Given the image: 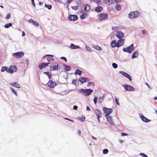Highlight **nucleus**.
<instances>
[{
	"mask_svg": "<svg viewBox=\"0 0 157 157\" xmlns=\"http://www.w3.org/2000/svg\"><path fill=\"white\" fill-rule=\"evenodd\" d=\"M140 15V12L138 11H132L128 14V17L130 18L134 19L139 16Z\"/></svg>",
	"mask_w": 157,
	"mask_h": 157,
	"instance_id": "f257e3e1",
	"label": "nucleus"
},
{
	"mask_svg": "<svg viewBox=\"0 0 157 157\" xmlns=\"http://www.w3.org/2000/svg\"><path fill=\"white\" fill-rule=\"evenodd\" d=\"M108 18V14L106 13H101L98 16L97 20L99 21H101L107 19Z\"/></svg>",
	"mask_w": 157,
	"mask_h": 157,
	"instance_id": "f03ea898",
	"label": "nucleus"
},
{
	"mask_svg": "<svg viewBox=\"0 0 157 157\" xmlns=\"http://www.w3.org/2000/svg\"><path fill=\"white\" fill-rule=\"evenodd\" d=\"M17 70V68L15 65H11L9 67L7 73L12 74L14 72H16Z\"/></svg>",
	"mask_w": 157,
	"mask_h": 157,
	"instance_id": "7ed1b4c3",
	"label": "nucleus"
},
{
	"mask_svg": "<svg viewBox=\"0 0 157 157\" xmlns=\"http://www.w3.org/2000/svg\"><path fill=\"white\" fill-rule=\"evenodd\" d=\"M24 53L22 52H17L13 54V56L17 58H20L24 56Z\"/></svg>",
	"mask_w": 157,
	"mask_h": 157,
	"instance_id": "20e7f679",
	"label": "nucleus"
},
{
	"mask_svg": "<svg viewBox=\"0 0 157 157\" xmlns=\"http://www.w3.org/2000/svg\"><path fill=\"white\" fill-rule=\"evenodd\" d=\"M46 57L47 61L48 62H52L54 60L53 58V56L52 55H46L43 57L42 59H45Z\"/></svg>",
	"mask_w": 157,
	"mask_h": 157,
	"instance_id": "39448f33",
	"label": "nucleus"
},
{
	"mask_svg": "<svg viewBox=\"0 0 157 157\" xmlns=\"http://www.w3.org/2000/svg\"><path fill=\"white\" fill-rule=\"evenodd\" d=\"M134 47L133 44H132L130 46L128 47L127 48H123V50L125 52H127L129 53H130L134 49Z\"/></svg>",
	"mask_w": 157,
	"mask_h": 157,
	"instance_id": "423d86ee",
	"label": "nucleus"
},
{
	"mask_svg": "<svg viewBox=\"0 0 157 157\" xmlns=\"http://www.w3.org/2000/svg\"><path fill=\"white\" fill-rule=\"evenodd\" d=\"M60 65L57 63H55L50 67V70L52 71L59 70H60Z\"/></svg>",
	"mask_w": 157,
	"mask_h": 157,
	"instance_id": "0eeeda50",
	"label": "nucleus"
},
{
	"mask_svg": "<svg viewBox=\"0 0 157 157\" xmlns=\"http://www.w3.org/2000/svg\"><path fill=\"white\" fill-rule=\"evenodd\" d=\"M104 113L105 114L106 116V115H109L112 112V109H111L107 108L104 107L103 108Z\"/></svg>",
	"mask_w": 157,
	"mask_h": 157,
	"instance_id": "6e6552de",
	"label": "nucleus"
},
{
	"mask_svg": "<svg viewBox=\"0 0 157 157\" xmlns=\"http://www.w3.org/2000/svg\"><path fill=\"white\" fill-rule=\"evenodd\" d=\"M93 90L91 89H88L85 90H82L83 94L85 96H88L90 94L93 92Z\"/></svg>",
	"mask_w": 157,
	"mask_h": 157,
	"instance_id": "1a4fd4ad",
	"label": "nucleus"
},
{
	"mask_svg": "<svg viewBox=\"0 0 157 157\" xmlns=\"http://www.w3.org/2000/svg\"><path fill=\"white\" fill-rule=\"evenodd\" d=\"M124 88L128 91H134V88L132 86L127 84H124L123 86Z\"/></svg>",
	"mask_w": 157,
	"mask_h": 157,
	"instance_id": "9d476101",
	"label": "nucleus"
},
{
	"mask_svg": "<svg viewBox=\"0 0 157 157\" xmlns=\"http://www.w3.org/2000/svg\"><path fill=\"white\" fill-rule=\"evenodd\" d=\"M119 73L122 74L125 77L127 78L130 81H132V79L131 77L128 74L126 73V72H125L123 71H120Z\"/></svg>",
	"mask_w": 157,
	"mask_h": 157,
	"instance_id": "9b49d317",
	"label": "nucleus"
},
{
	"mask_svg": "<svg viewBox=\"0 0 157 157\" xmlns=\"http://www.w3.org/2000/svg\"><path fill=\"white\" fill-rule=\"evenodd\" d=\"M68 19L70 21H75L78 19V17L76 15H70L68 17Z\"/></svg>",
	"mask_w": 157,
	"mask_h": 157,
	"instance_id": "f8f14e48",
	"label": "nucleus"
},
{
	"mask_svg": "<svg viewBox=\"0 0 157 157\" xmlns=\"http://www.w3.org/2000/svg\"><path fill=\"white\" fill-rule=\"evenodd\" d=\"M95 114L97 117L98 121L99 122H100V118L101 117V113L100 110L98 109H96L95 111Z\"/></svg>",
	"mask_w": 157,
	"mask_h": 157,
	"instance_id": "ddd939ff",
	"label": "nucleus"
},
{
	"mask_svg": "<svg viewBox=\"0 0 157 157\" xmlns=\"http://www.w3.org/2000/svg\"><path fill=\"white\" fill-rule=\"evenodd\" d=\"M48 85L51 88H53L56 85V83L51 80H49L47 83Z\"/></svg>",
	"mask_w": 157,
	"mask_h": 157,
	"instance_id": "4468645a",
	"label": "nucleus"
},
{
	"mask_svg": "<svg viewBox=\"0 0 157 157\" xmlns=\"http://www.w3.org/2000/svg\"><path fill=\"white\" fill-rule=\"evenodd\" d=\"M50 63H40L38 66V67L40 70H41L43 68H44L45 67L48 66V65Z\"/></svg>",
	"mask_w": 157,
	"mask_h": 157,
	"instance_id": "2eb2a0df",
	"label": "nucleus"
},
{
	"mask_svg": "<svg viewBox=\"0 0 157 157\" xmlns=\"http://www.w3.org/2000/svg\"><path fill=\"white\" fill-rule=\"evenodd\" d=\"M116 36L118 39H121L124 36V34L121 31H118L117 33Z\"/></svg>",
	"mask_w": 157,
	"mask_h": 157,
	"instance_id": "dca6fc26",
	"label": "nucleus"
},
{
	"mask_svg": "<svg viewBox=\"0 0 157 157\" xmlns=\"http://www.w3.org/2000/svg\"><path fill=\"white\" fill-rule=\"evenodd\" d=\"M106 119L111 124L114 125V123L113 122V121L112 119V117H111L109 115H107L106 116Z\"/></svg>",
	"mask_w": 157,
	"mask_h": 157,
	"instance_id": "f3484780",
	"label": "nucleus"
},
{
	"mask_svg": "<svg viewBox=\"0 0 157 157\" xmlns=\"http://www.w3.org/2000/svg\"><path fill=\"white\" fill-rule=\"evenodd\" d=\"M124 40L122 39H121L118 40L117 42V47H119L123 45L124 44Z\"/></svg>",
	"mask_w": 157,
	"mask_h": 157,
	"instance_id": "a211bd4d",
	"label": "nucleus"
},
{
	"mask_svg": "<svg viewBox=\"0 0 157 157\" xmlns=\"http://www.w3.org/2000/svg\"><path fill=\"white\" fill-rule=\"evenodd\" d=\"M79 81L82 83L88 82L89 80L87 78L81 77L79 78Z\"/></svg>",
	"mask_w": 157,
	"mask_h": 157,
	"instance_id": "6ab92c4d",
	"label": "nucleus"
},
{
	"mask_svg": "<svg viewBox=\"0 0 157 157\" xmlns=\"http://www.w3.org/2000/svg\"><path fill=\"white\" fill-rule=\"evenodd\" d=\"M140 118L141 120L144 122H148L151 121L150 120L147 119L146 117H145L143 115L141 116Z\"/></svg>",
	"mask_w": 157,
	"mask_h": 157,
	"instance_id": "aec40b11",
	"label": "nucleus"
},
{
	"mask_svg": "<svg viewBox=\"0 0 157 157\" xmlns=\"http://www.w3.org/2000/svg\"><path fill=\"white\" fill-rule=\"evenodd\" d=\"M111 46L113 48L117 47V43L116 42V41L115 40H113L112 41L111 43Z\"/></svg>",
	"mask_w": 157,
	"mask_h": 157,
	"instance_id": "412c9836",
	"label": "nucleus"
},
{
	"mask_svg": "<svg viewBox=\"0 0 157 157\" xmlns=\"http://www.w3.org/2000/svg\"><path fill=\"white\" fill-rule=\"evenodd\" d=\"M103 10L102 7L100 6H98L95 9V11L97 12H101Z\"/></svg>",
	"mask_w": 157,
	"mask_h": 157,
	"instance_id": "4be33fe9",
	"label": "nucleus"
},
{
	"mask_svg": "<svg viewBox=\"0 0 157 157\" xmlns=\"http://www.w3.org/2000/svg\"><path fill=\"white\" fill-rule=\"evenodd\" d=\"M84 10L86 12L88 11L90 9V7L89 5L86 4L83 6Z\"/></svg>",
	"mask_w": 157,
	"mask_h": 157,
	"instance_id": "5701e85b",
	"label": "nucleus"
},
{
	"mask_svg": "<svg viewBox=\"0 0 157 157\" xmlns=\"http://www.w3.org/2000/svg\"><path fill=\"white\" fill-rule=\"evenodd\" d=\"M29 22L30 23H31L33 25L36 26H38L39 25V24L38 22L35 21H33L32 19H30L29 20Z\"/></svg>",
	"mask_w": 157,
	"mask_h": 157,
	"instance_id": "b1692460",
	"label": "nucleus"
},
{
	"mask_svg": "<svg viewBox=\"0 0 157 157\" xmlns=\"http://www.w3.org/2000/svg\"><path fill=\"white\" fill-rule=\"evenodd\" d=\"M82 73V71L79 69H76L75 73V75H79L80 76Z\"/></svg>",
	"mask_w": 157,
	"mask_h": 157,
	"instance_id": "393cba45",
	"label": "nucleus"
},
{
	"mask_svg": "<svg viewBox=\"0 0 157 157\" xmlns=\"http://www.w3.org/2000/svg\"><path fill=\"white\" fill-rule=\"evenodd\" d=\"M11 85L12 86L15 87L17 88H20V86L19 85L18 83L17 82H14L13 83H10Z\"/></svg>",
	"mask_w": 157,
	"mask_h": 157,
	"instance_id": "a878e982",
	"label": "nucleus"
},
{
	"mask_svg": "<svg viewBox=\"0 0 157 157\" xmlns=\"http://www.w3.org/2000/svg\"><path fill=\"white\" fill-rule=\"evenodd\" d=\"M64 67V70L66 71H70L71 69V68L70 66L67 65H63Z\"/></svg>",
	"mask_w": 157,
	"mask_h": 157,
	"instance_id": "bb28decb",
	"label": "nucleus"
},
{
	"mask_svg": "<svg viewBox=\"0 0 157 157\" xmlns=\"http://www.w3.org/2000/svg\"><path fill=\"white\" fill-rule=\"evenodd\" d=\"M138 56V52L137 51H135L132 54V59L136 58Z\"/></svg>",
	"mask_w": 157,
	"mask_h": 157,
	"instance_id": "cd10ccee",
	"label": "nucleus"
},
{
	"mask_svg": "<svg viewBox=\"0 0 157 157\" xmlns=\"http://www.w3.org/2000/svg\"><path fill=\"white\" fill-rule=\"evenodd\" d=\"M71 49H76L79 48V46L75 45L73 44H71L70 47Z\"/></svg>",
	"mask_w": 157,
	"mask_h": 157,
	"instance_id": "c85d7f7f",
	"label": "nucleus"
},
{
	"mask_svg": "<svg viewBox=\"0 0 157 157\" xmlns=\"http://www.w3.org/2000/svg\"><path fill=\"white\" fill-rule=\"evenodd\" d=\"M8 68L7 67L4 66L2 67L1 69V71L2 72H3L5 71H6L7 72V71H8Z\"/></svg>",
	"mask_w": 157,
	"mask_h": 157,
	"instance_id": "c756f323",
	"label": "nucleus"
},
{
	"mask_svg": "<svg viewBox=\"0 0 157 157\" xmlns=\"http://www.w3.org/2000/svg\"><path fill=\"white\" fill-rule=\"evenodd\" d=\"M87 16V14L86 13H83L80 16V18L81 19H83L86 18Z\"/></svg>",
	"mask_w": 157,
	"mask_h": 157,
	"instance_id": "7c9ffc66",
	"label": "nucleus"
},
{
	"mask_svg": "<svg viewBox=\"0 0 157 157\" xmlns=\"http://www.w3.org/2000/svg\"><path fill=\"white\" fill-rule=\"evenodd\" d=\"M115 8L116 10L120 11L121 10V7L120 5L117 4L115 6Z\"/></svg>",
	"mask_w": 157,
	"mask_h": 157,
	"instance_id": "2f4dec72",
	"label": "nucleus"
},
{
	"mask_svg": "<svg viewBox=\"0 0 157 157\" xmlns=\"http://www.w3.org/2000/svg\"><path fill=\"white\" fill-rule=\"evenodd\" d=\"M93 48L98 51H101L102 49L98 45H94L93 46Z\"/></svg>",
	"mask_w": 157,
	"mask_h": 157,
	"instance_id": "473e14b6",
	"label": "nucleus"
},
{
	"mask_svg": "<svg viewBox=\"0 0 157 157\" xmlns=\"http://www.w3.org/2000/svg\"><path fill=\"white\" fill-rule=\"evenodd\" d=\"M105 2L108 5H110L112 2V0H104Z\"/></svg>",
	"mask_w": 157,
	"mask_h": 157,
	"instance_id": "72a5a7b5",
	"label": "nucleus"
},
{
	"mask_svg": "<svg viewBox=\"0 0 157 157\" xmlns=\"http://www.w3.org/2000/svg\"><path fill=\"white\" fill-rule=\"evenodd\" d=\"M94 82H89L88 83L87 86L88 87H90L91 86H94Z\"/></svg>",
	"mask_w": 157,
	"mask_h": 157,
	"instance_id": "f704fd0d",
	"label": "nucleus"
},
{
	"mask_svg": "<svg viewBox=\"0 0 157 157\" xmlns=\"http://www.w3.org/2000/svg\"><path fill=\"white\" fill-rule=\"evenodd\" d=\"M44 73L45 74H46L48 76L49 79L51 77V74L50 72H48V71H47V72H45Z\"/></svg>",
	"mask_w": 157,
	"mask_h": 157,
	"instance_id": "c9c22d12",
	"label": "nucleus"
},
{
	"mask_svg": "<svg viewBox=\"0 0 157 157\" xmlns=\"http://www.w3.org/2000/svg\"><path fill=\"white\" fill-rule=\"evenodd\" d=\"M94 1L98 5H101V0H94Z\"/></svg>",
	"mask_w": 157,
	"mask_h": 157,
	"instance_id": "e433bc0d",
	"label": "nucleus"
},
{
	"mask_svg": "<svg viewBox=\"0 0 157 157\" xmlns=\"http://www.w3.org/2000/svg\"><path fill=\"white\" fill-rule=\"evenodd\" d=\"M12 25V24L11 23H7L5 25V27L6 28H8Z\"/></svg>",
	"mask_w": 157,
	"mask_h": 157,
	"instance_id": "4c0bfd02",
	"label": "nucleus"
},
{
	"mask_svg": "<svg viewBox=\"0 0 157 157\" xmlns=\"http://www.w3.org/2000/svg\"><path fill=\"white\" fill-rule=\"evenodd\" d=\"M10 90H11V91H12V92L15 94V95L16 96H17V92H16V91L13 88L11 87L10 88Z\"/></svg>",
	"mask_w": 157,
	"mask_h": 157,
	"instance_id": "58836bf2",
	"label": "nucleus"
},
{
	"mask_svg": "<svg viewBox=\"0 0 157 157\" xmlns=\"http://www.w3.org/2000/svg\"><path fill=\"white\" fill-rule=\"evenodd\" d=\"M72 83L75 86H76L78 84L77 81L76 80H73L72 81Z\"/></svg>",
	"mask_w": 157,
	"mask_h": 157,
	"instance_id": "ea45409f",
	"label": "nucleus"
},
{
	"mask_svg": "<svg viewBox=\"0 0 157 157\" xmlns=\"http://www.w3.org/2000/svg\"><path fill=\"white\" fill-rule=\"evenodd\" d=\"M45 6L49 10L51 9L52 8V6L50 5H46V4H45Z\"/></svg>",
	"mask_w": 157,
	"mask_h": 157,
	"instance_id": "a19ab883",
	"label": "nucleus"
},
{
	"mask_svg": "<svg viewBox=\"0 0 157 157\" xmlns=\"http://www.w3.org/2000/svg\"><path fill=\"white\" fill-rule=\"evenodd\" d=\"M108 152V150L107 149H105L104 150H103V153L104 154H107Z\"/></svg>",
	"mask_w": 157,
	"mask_h": 157,
	"instance_id": "79ce46f5",
	"label": "nucleus"
},
{
	"mask_svg": "<svg viewBox=\"0 0 157 157\" xmlns=\"http://www.w3.org/2000/svg\"><path fill=\"white\" fill-rule=\"evenodd\" d=\"M112 66L114 68H116L117 67V64L115 63H112Z\"/></svg>",
	"mask_w": 157,
	"mask_h": 157,
	"instance_id": "37998d69",
	"label": "nucleus"
},
{
	"mask_svg": "<svg viewBox=\"0 0 157 157\" xmlns=\"http://www.w3.org/2000/svg\"><path fill=\"white\" fill-rule=\"evenodd\" d=\"M71 8L72 9L74 10H77L78 9V6H71Z\"/></svg>",
	"mask_w": 157,
	"mask_h": 157,
	"instance_id": "c03bdc74",
	"label": "nucleus"
},
{
	"mask_svg": "<svg viewBox=\"0 0 157 157\" xmlns=\"http://www.w3.org/2000/svg\"><path fill=\"white\" fill-rule=\"evenodd\" d=\"M97 99H98V98L97 97H95V98H94V103L95 104H96L97 103Z\"/></svg>",
	"mask_w": 157,
	"mask_h": 157,
	"instance_id": "a18cd8bd",
	"label": "nucleus"
},
{
	"mask_svg": "<svg viewBox=\"0 0 157 157\" xmlns=\"http://www.w3.org/2000/svg\"><path fill=\"white\" fill-rule=\"evenodd\" d=\"M10 17V13H9L8 14H7L6 17L5 18L6 19H9Z\"/></svg>",
	"mask_w": 157,
	"mask_h": 157,
	"instance_id": "49530a36",
	"label": "nucleus"
},
{
	"mask_svg": "<svg viewBox=\"0 0 157 157\" xmlns=\"http://www.w3.org/2000/svg\"><path fill=\"white\" fill-rule=\"evenodd\" d=\"M140 155L142 157H148L146 154L143 153H140Z\"/></svg>",
	"mask_w": 157,
	"mask_h": 157,
	"instance_id": "de8ad7c7",
	"label": "nucleus"
},
{
	"mask_svg": "<svg viewBox=\"0 0 157 157\" xmlns=\"http://www.w3.org/2000/svg\"><path fill=\"white\" fill-rule=\"evenodd\" d=\"M73 0H67L66 4H67L69 5Z\"/></svg>",
	"mask_w": 157,
	"mask_h": 157,
	"instance_id": "09e8293b",
	"label": "nucleus"
},
{
	"mask_svg": "<svg viewBox=\"0 0 157 157\" xmlns=\"http://www.w3.org/2000/svg\"><path fill=\"white\" fill-rule=\"evenodd\" d=\"M128 134L122 132L121 134V136H128Z\"/></svg>",
	"mask_w": 157,
	"mask_h": 157,
	"instance_id": "8fccbe9b",
	"label": "nucleus"
},
{
	"mask_svg": "<svg viewBox=\"0 0 157 157\" xmlns=\"http://www.w3.org/2000/svg\"><path fill=\"white\" fill-rule=\"evenodd\" d=\"M60 59H62L63 60H64L66 62L67 61V60L66 58L65 57H61L60 58Z\"/></svg>",
	"mask_w": 157,
	"mask_h": 157,
	"instance_id": "3c124183",
	"label": "nucleus"
},
{
	"mask_svg": "<svg viewBox=\"0 0 157 157\" xmlns=\"http://www.w3.org/2000/svg\"><path fill=\"white\" fill-rule=\"evenodd\" d=\"M86 48L87 50L89 51H91V50L90 49V48L89 46H86Z\"/></svg>",
	"mask_w": 157,
	"mask_h": 157,
	"instance_id": "603ef678",
	"label": "nucleus"
},
{
	"mask_svg": "<svg viewBox=\"0 0 157 157\" xmlns=\"http://www.w3.org/2000/svg\"><path fill=\"white\" fill-rule=\"evenodd\" d=\"M32 1V4L35 7V4L34 2V0H31Z\"/></svg>",
	"mask_w": 157,
	"mask_h": 157,
	"instance_id": "864d4df0",
	"label": "nucleus"
},
{
	"mask_svg": "<svg viewBox=\"0 0 157 157\" xmlns=\"http://www.w3.org/2000/svg\"><path fill=\"white\" fill-rule=\"evenodd\" d=\"M64 119L65 120H68V121H71L72 122H74V120L70 119H68V118H64Z\"/></svg>",
	"mask_w": 157,
	"mask_h": 157,
	"instance_id": "5fc2aeb1",
	"label": "nucleus"
},
{
	"mask_svg": "<svg viewBox=\"0 0 157 157\" xmlns=\"http://www.w3.org/2000/svg\"><path fill=\"white\" fill-rule=\"evenodd\" d=\"M117 26H113L112 27V30H114L117 29Z\"/></svg>",
	"mask_w": 157,
	"mask_h": 157,
	"instance_id": "6e6d98bb",
	"label": "nucleus"
},
{
	"mask_svg": "<svg viewBox=\"0 0 157 157\" xmlns=\"http://www.w3.org/2000/svg\"><path fill=\"white\" fill-rule=\"evenodd\" d=\"M115 101H116V102L117 104L118 105H119V101H118V100L117 98H116L115 99Z\"/></svg>",
	"mask_w": 157,
	"mask_h": 157,
	"instance_id": "4d7b16f0",
	"label": "nucleus"
},
{
	"mask_svg": "<svg viewBox=\"0 0 157 157\" xmlns=\"http://www.w3.org/2000/svg\"><path fill=\"white\" fill-rule=\"evenodd\" d=\"M77 119L79 120H80L82 122H83L84 121V120L83 119H82L81 117H78L77 118Z\"/></svg>",
	"mask_w": 157,
	"mask_h": 157,
	"instance_id": "13d9d810",
	"label": "nucleus"
},
{
	"mask_svg": "<svg viewBox=\"0 0 157 157\" xmlns=\"http://www.w3.org/2000/svg\"><path fill=\"white\" fill-rule=\"evenodd\" d=\"M142 33L143 34H146L147 33V31L145 30H143L142 31Z\"/></svg>",
	"mask_w": 157,
	"mask_h": 157,
	"instance_id": "bf43d9fd",
	"label": "nucleus"
},
{
	"mask_svg": "<svg viewBox=\"0 0 157 157\" xmlns=\"http://www.w3.org/2000/svg\"><path fill=\"white\" fill-rule=\"evenodd\" d=\"M145 84L148 87V88L149 89H151V87L150 86H149V85L146 82L145 83Z\"/></svg>",
	"mask_w": 157,
	"mask_h": 157,
	"instance_id": "052dcab7",
	"label": "nucleus"
},
{
	"mask_svg": "<svg viewBox=\"0 0 157 157\" xmlns=\"http://www.w3.org/2000/svg\"><path fill=\"white\" fill-rule=\"evenodd\" d=\"M73 108L74 110H76L78 109V107L76 105H74Z\"/></svg>",
	"mask_w": 157,
	"mask_h": 157,
	"instance_id": "680f3d73",
	"label": "nucleus"
},
{
	"mask_svg": "<svg viewBox=\"0 0 157 157\" xmlns=\"http://www.w3.org/2000/svg\"><path fill=\"white\" fill-rule=\"evenodd\" d=\"M77 134L80 135L81 134V131L80 130H78L77 131Z\"/></svg>",
	"mask_w": 157,
	"mask_h": 157,
	"instance_id": "e2e57ef3",
	"label": "nucleus"
},
{
	"mask_svg": "<svg viewBox=\"0 0 157 157\" xmlns=\"http://www.w3.org/2000/svg\"><path fill=\"white\" fill-rule=\"evenodd\" d=\"M116 2H121L122 1V0H114Z\"/></svg>",
	"mask_w": 157,
	"mask_h": 157,
	"instance_id": "0e129e2a",
	"label": "nucleus"
},
{
	"mask_svg": "<svg viewBox=\"0 0 157 157\" xmlns=\"http://www.w3.org/2000/svg\"><path fill=\"white\" fill-rule=\"evenodd\" d=\"M86 110L88 111H90V108L88 106L86 107Z\"/></svg>",
	"mask_w": 157,
	"mask_h": 157,
	"instance_id": "69168bd1",
	"label": "nucleus"
},
{
	"mask_svg": "<svg viewBox=\"0 0 157 157\" xmlns=\"http://www.w3.org/2000/svg\"><path fill=\"white\" fill-rule=\"evenodd\" d=\"M25 33L24 32V31H23L22 32V36H25Z\"/></svg>",
	"mask_w": 157,
	"mask_h": 157,
	"instance_id": "338daca9",
	"label": "nucleus"
},
{
	"mask_svg": "<svg viewBox=\"0 0 157 157\" xmlns=\"http://www.w3.org/2000/svg\"><path fill=\"white\" fill-rule=\"evenodd\" d=\"M92 138L94 140H96L97 139V138L96 137H94L93 136H92Z\"/></svg>",
	"mask_w": 157,
	"mask_h": 157,
	"instance_id": "774afa93",
	"label": "nucleus"
}]
</instances>
